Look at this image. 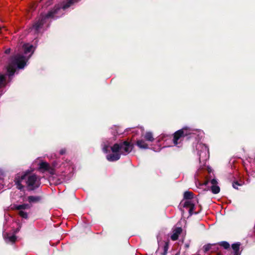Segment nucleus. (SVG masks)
<instances>
[{
	"instance_id": "f257e3e1",
	"label": "nucleus",
	"mask_w": 255,
	"mask_h": 255,
	"mask_svg": "<svg viewBox=\"0 0 255 255\" xmlns=\"http://www.w3.org/2000/svg\"><path fill=\"white\" fill-rule=\"evenodd\" d=\"M22 50L24 55L18 54L12 57L9 61L6 70L9 77L13 75L16 68L22 69L24 67L26 62L33 53L34 48L33 45L26 43L23 45Z\"/></svg>"
},
{
	"instance_id": "f03ea898",
	"label": "nucleus",
	"mask_w": 255,
	"mask_h": 255,
	"mask_svg": "<svg viewBox=\"0 0 255 255\" xmlns=\"http://www.w3.org/2000/svg\"><path fill=\"white\" fill-rule=\"evenodd\" d=\"M133 145L130 142L125 141L120 143H116L111 146L112 154L107 155V159L109 161H115L120 158L121 155L128 154L132 149Z\"/></svg>"
},
{
	"instance_id": "7ed1b4c3",
	"label": "nucleus",
	"mask_w": 255,
	"mask_h": 255,
	"mask_svg": "<svg viewBox=\"0 0 255 255\" xmlns=\"http://www.w3.org/2000/svg\"><path fill=\"white\" fill-rule=\"evenodd\" d=\"M15 182L18 189L21 190L23 186L22 182H25L30 190L37 188L40 184V178L35 174L28 175L27 173L23 175L17 174L15 178Z\"/></svg>"
},
{
	"instance_id": "20e7f679",
	"label": "nucleus",
	"mask_w": 255,
	"mask_h": 255,
	"mask_svg": "<svg viewBox=\"0 0 255 255\" xmlns=\"http://www.w3.org/2000/svg\"><path fill=\"white\" fill-rule=\"evenodd\" d=\"M196 149L198 151V154L200 161L201 160L205 161L208 159L209 156V148L205 144L198 143L196 145Z\"/></svg>"
},
{
	"instance_id": "39448f33",
	"label": "nucleus",
	"mask_w": 255,
	"mask_h": 255,
	"mask_svg": "<svg viewBox=\"0 0 255 255\" xmlns=\"http://www.w3.org/2000/svg\"><path fill=\"white\" fill-rule=\"evenodd\" d=\"M192 130L187 128H183L176 131L174 133V137L173 139L174 145H177L180 141L182 137L188 135L192 133Z\"/></svg>"
},
{
	"instance_id": "423d86ee",
	"label": "nucleus",
	"mask_w": 255,
	"mask_h": 255,
	"mask_svg": "<svg viewBox=\"0 0 255 255\" xmlns=\"http://www.w3.org/2000/svg\"><path fill=\"white\" fill-rule=\"evenodd\" d=\"M39 170L41 172H48L51 175L55 173L54 165H50L46 162L41 161L39 164Z\"/></svg>"
},
{
	"instance_id": "0eeeda50",
	"label": "nucleus",
	"mask_w": 255,
	"mask_h": 255,
	"mask_svg": "<svg viewBox=\"0 0 255 255\" xmlns=\"http://www.w3.org/2000/svg\"><path fill=\"white\" fill-rule=\"evenodd\" d=\"M209 183H211V189L213 193L217 194L219 193L220 191V187L217 185L218 182L215 179H212V180L207 179L203 183V185H208Z\"/></svg>"
},
{
	"instance_id": "6e6552de",
	"label": "nucleus",
	"mask_w": 255,
	"mask_h": 255,
	"mask_svg": "<svg viewBox=\"0 0 255 255\" xmlns=\"http://www.w3.org/2000/svg\"><path fill=\"white\" fill-rule=\"evenodd\" d=\"M182 229L181 227H176L173 229L172 234L171 236V239L172 241H176L178 239L179 235L181 233Z\"/></svg>"
},
{
	"instance_id": "1a4fd4ad",
	"label": "nucleus",
	"mask_w": 255,
	"mask_h": 255,
	"mask_svg": "<svg viewBox=\"0 0 255 255\" xmlns=\"http://www.w3.org/2000/svg\"><path fill=\"white\" fill-rule=\"evenodd\" d=\"M183 207L185 208H189V212L190 215L192 214L191 212L194 208V204L190 200H186L183 203Z\"/></svg>"
},
{
	"instance_id": "9d476101",
	"label": "nucleus",
	"mask_w": 255,
	"mask_h": 255,
	"mask_svg": "<svg viewBox=\"0 0 255 255\" xmlns=\"http://www.w3.org/2000/svg\"><path fill=\"white\" fill-rule=\"evenodd\" d=\"M3 237L6 243H14L16 240V237L14 235H11L7 233L3 234Z\"/></svg>"
},
{
	"instance_id": "9b49d317",
	"label": "nucleus",
	"mask_w": 255,
	"mask_h": 255,
	"mask_svg": "<svg viewBox=\"0 0 255 255\" xmlns=\"http://www.w3.org/2000/svg\"><path fill=\"white\" fill-rule=\"evenodd\" d=\"M240 246V244L239 243H235L232 245V248L234 251L233 255H240L239 252Z\"/></svg>"
},
{
	"instance_id": "f8f14e48",
	"label": "nucleus",
	"mask_w": 255,
	"mask_h": 255,
	"mask_svg": "<svg viewBox=\"0 0 255 255\" xmlns=\"http://www.w3.org/2000/svg\"><path fill=\"white\" fill-rule=\"evenodd\" d=\"M136 144L140 148L146 149L148 148V145L142 139L137 140Z\"/></svg>"
},
{
	"instance_id": "ddd939ff",
	"label": "nucleus",
	"mask_w": 255,
	"mask_h": 255,
	"mask_svg": "<svg viewBox=\"0 0 255 255\" xmlns=\"http://www.w3.org/2000/svg\"><path fill=\"white\" fill-rule=\"evenodd\" d=\"M6 85V75H0V88L3 87Z\"/></svg>"
},
{
	"instance_id": "4468645a",
	"label": "nucleus",
	"mask_w": 255,
	"mask_h": 255,
	"mask_svg": "<svg viewBox=\"0 0 255 255\" xmlns=\"http://www.w3.org/2000/svg\"><path fill=\"white\" fill-rule=\"evenodd\" d=\"M40 198L38 196H30L28 197V201L30 203H36L40 201Z\"/></svg>"
},
{
	"instance_id": "2eb2a0df",
	"label": "nucleus",
	"mask_w": 255,
	"mask_h": 255,
	"mask_svg": "<svg viewBox=\"0 0 255 255\" xmlns=\"http://www.w3.org/2000/svg\"><path fill=\"white\" fill-rule=\"evenodd\" d=\"M184 198L186 200H191L193 198V194L191 192L186 191L184 194Z\"/></svg>"
},
{
	"instance_id": "dca6fc26",
	"label": "nucleus",
	"mask_w": 255,
	"mask_h": 255,
	"mask_svg": "<svg viewBox=\"0 0 255 255\" xmlns=\"http://www.w3.org/2000/svg\"><path fill=\"white\" fill-rule=\"evenodd\" d=\"M217 245L216 244H207L205 245L204 247V252H207L211 250H213L212 251H214V249L212 248L213 247H216Z\"/></svg>"
},
{
	"instance_id": "f3484780",
	"label": "nucleus",
	"mask_w": 255,
	"mask_h": 255,
	"mask_svg": "<svg viewBox=\"0 0 255 255\" xmlns=\"http://www.w3.org/2000/svg\"><path fill=\"white\" fill-rule=\"evenodd\" d=\"M144 138L149 141H152L154 140L152 133L150 132H147L144 135Z\"/></svg>"
},
{
	"instance_id": "a211bd4d",
	"label": "nucleus",
	"mask_w": 255,
	"mask_h": 255,
	"mask_svg": "<svg viewBox=\"0 0 255 255\" xmlns=\"http://www.w3.org/2000/svg\"><path fill=\"white\" fill-rule=\"evenodd\" d=\"M111 144L112 143H110L108 141L107 142H104L103 145V150L104 152H107L108 151L109 148Z\"/></svg>"
},
{
	"instance_id": "6ab92c4d",
	"label": "nucleus",
	"mask_w": 255,
	"mask_h": 255,
	"mask_svg": "<svg viewBox=\"0 0 255 255\" xmlns=\"http://www.w3.org/2000/svg\"><path fill=\"white\" fill-rule=\"evenodd\" d=\"M29 208H30L29 205L28 204H25L18 205L17 207V209L18 210H23V209H28Z\"/></svg>"
},
{
	"instance_id": "aec40b11",
	"label": "nucleus",
	"mask_w": 255,
	"mask_h": 255,
	"mask_svg": "<svg viewBox=\"0 0 255 255\" xmlns=\"http://www.w3.org/2000/svg\"><path fill=\"white\" fill-rule=\"evenodd\" d=\"M220 245L225 249H228L230 248V244L227 242H221Z\"/></svg>"
},
{
	"instance_id": "412c9836",
	"label": "nucleus",
	"mask_w": 255,
	"mask_h": 255,
	"mask_svg": "<svg viewBox=\"0 0 255 255\" xmlns=\"http://www.w3.org/2000/svg\"><path fill=\"white\" fill-rule=\"evenodd\" d=\"M19 215L22 218H25V219H26L27 218V214L26 212L22 211V210H20V211L19 212Z\"/></svg>"
},
{
	"instance_id": "4be33fe9",
	"label": "nucleus",
	"mask_w": 255,
	"mask_h": 255,
	"mask_svg": "<svg viewBox=\"0 0 255 255\" xmlns=\"http://www.w3.org/2000/svg\"><path fill=\"white\" fill-rule=\"evenodd\" d=\"M241 184H239L237 182L233 183V187L235 189H238L237 186H240Z\"/></svg>"
},
{
	"instance_id": "5701e85b",
	"label": "nucleus",
	"mask_w": 255,
	"mask_h": 255,
	"mask_svg": "<svg viewBox=\"0 0 255 255\" xmlns=\"http://www.w3.org/2000/svg\"><path fill=\"white\" fill-rule=\"evenodd\" d=\"M167 249H168L167 245H166L164 246V254H165L166 253L167 251Z\"/></svg>"
},
{
	"instance_id": "b1692460",
	"label": "nucleus",
	"mask_w": 255,
	"mask_h": 255,
	"mask_svg": "<svg viewBox=\"0 0 255 255\" xmlns=\"http://www.w3.org/2000/svg\"><path fill=\"white\" fill-rule=\"evenodd\" d=\"M10 51V49H7L6 50H5V53L6 54H8V53H9Z\"/></svg>"
},
{
	"instance_id": "393cba45",
	"label": "nucleus",
	"mask_w": 255,
	"mask_h": 255,
	"mask_svg": "<svg viewBox=\"0 0 255 255\" xmlns=\"http://www.w3.org/2000/svg\"><path fill=\"white\" fill-rule=\"evenodd\" d=\"M60 153L61 154H63L65 153V151L64 150H60Z\"/></svg>"
},
{
	"instance_id": "a878e982",
	"label": "nucleus",
	"mask_w": 255,
	"mask_h": 255,
	"mask_svg": "<svg viewBox=\"0 0 255 255\" xmlns=\"http://www.w3.org/2000/svg\"><path fill=\"white\" fill-rule=\"evenodd\" d=\"M140 130L142 131V130H143V129L141 128H140Z\"/></svg>"
},
{
	"instance_id": "bb28decb",
	"label": "nucleus",
	"mask_w": 255,
	"mask_h": 255,
	"mask_svg": "<svg viewBox=\"0 0 255 255\" xmlns=\"http://www.w3.org/2000/svg\"><path fill=\"white\" fill-rule=\"evenodd\" d=\"M2 94L1 93H0V95H1Z\"/></svg>"
}]
</instances>
